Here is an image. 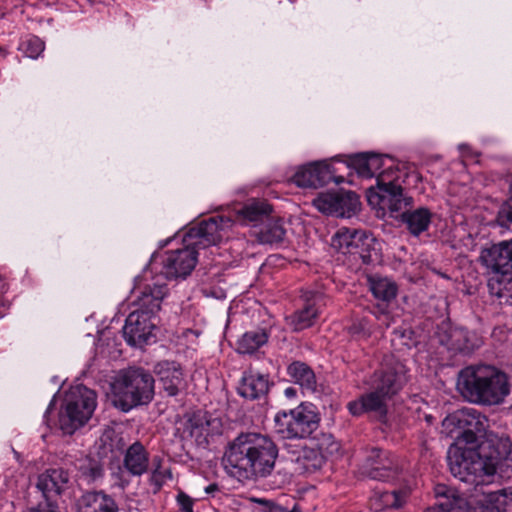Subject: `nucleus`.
<instances>
[{
    "instance_id": "4be33fe9",
    "label": "nucleus",
    "mask_w": 512,
    "mask_h": 512,
    "mask_svg": "<svg viewBox=\"0 0 512 512\" xmlns=\"http://www.w3.org/2000/svg\"><path fill=\"white\" fill-rule=\"evenodd\" d=\"M154 327L150 316L133 311L126 318L123 335L129 345L141 346L147 343Z\"/></svg>"
},
{
    "instance_id": "1a4fd4ad",
    "label": "nucleus",
    "mask_w": 512,
    "mask_h": 512,
    "mask_svg": "<svg viewBox=\"0 0 512 512\" xmlns=\"http://www.w3.org/2000/svg\"><path fill=\"white\" fill-rule=\"evenodd\" d=\"M232 225L233 221L228 217L213 216L192 227L186 233L183 241L187 245H194L197 249H205L219 243Z\"/></svg>"
},
{
    "instance_id": "f257e3e1",
    "label": "nucleus",
    "mask_w": 512,
    "mask_h": 512,
    "mask_svg": "<svg viewBox=\"0 0 512 512\" xmlns=\"http://www.w3.org/2000/svg\"><path fill=\"white\" fill-rule=\"evenodd\" d=\"M490 443L484 451L452 450L450 471L455 478L467 485L478 487L490 484L498 476L500 479L512 477V442L507 437L490 435Z\"/></svg>"
},
{
    "instance_id": "de8ad7c7",
    "label": "nucleus",
    "mask_w": 512,
    "mask_h": 512,
    "mask_svg": "<svg viewBox=\"0 0 512 512\" xmlns=\"http://www.w3.org/2000/svg\"><path fill=\"white\" fill-rule=\"evenodd\" d=\"M259 503L265 504L268 508L267 512H285L286 507L271 503L266 500H258Z\"/></svg>"
},
{
    "instance_id": "7ed1b4c3",
    "label": "nucleus",
    "mask_w": 512,
    "mask_h": 512,
    "mask_svg": "<svg viewBox=\"0 0 512 512\" xmlns=\"http://www.w3.org/2000/svg\"><path fill=\"white\" fill-rule=\"evenodd\" d=\"M457 389L468 402L484 406L502 404L510 394L509 378L492 365H470L460 370Z\"/></svg>"
},
{
    "instance_id": "9d476101",
    "label": "nucleus",
    "mask_w": 512,
    "mask_h": 512,
    "mask_svg": "<svg viewBox=\"0 0 512 512\" xmlns=\"http://www.w3.org/2000/svg\"><path fill=\"white\" fill-rule=\"evenodd\" d=\"M439 343L448 351L458 354H470L482 345L481 338L463 327L442 322L436 332Z\"/></svg>"
},
{
    "instance_id": "a19ab883",
    "label": "nucleus",
    "mask_w": 512,
    "mask_h": 512,
    "mask_svg": "<svg viewBox=\"0 0 512 512\" xmlns=\"http://www.w3.org/2000/svg\"><path fill=\"white\" fill-rule=\"evenodd\" d=\"M468 504L466 499H456L450 503L448 499L439 501L434 506L429 507L424 512H467Z\"/></svg>"
},
{
    "instance_id": "ddd939ff",
    "label": "nucleus",
    "mask_w": 512,
    "mask_h": 512,
    "mask_svg": "<svg viewBox=\"0 0 512 512\" xmlns=\"http://www.w3.org/2000/svg\"><path fill=\"white\" fill-rule=\"evenodd\" d=\"M182 248L165 252L162 259V271L167 279L185 278L195 268L198 249L184 242Z\"/></svg>"
},
{
    "instance_id": "f8f14e48",
    "label": "nucleus",
    "mask_w": 512,
    "mask_h": 512,
    "mask_svg": "<svg viewBox=\"0 0 512 512\" xmlns=\"http://www.w3.org/2000/svg\"><path fill=\"white\" fill-rule=\"evenodd\" d=\"M359 198L351 191L326 192L314 200V207L323 214L336 217H351L359 207Z\"/></svg>"
},
{
    "instance_id": "cd10ccee",
    "label": "nucleus",
    "mask_w": 512,
    "mask_h": 512,
    "mask_svg": "<svg viewBox=\"0 0 512 512\" xmlns=\"http://www.w3.org/2000/svg\"><path fill=\"white\" fill-rule=\"evenodd\" d=\"M78 512H118V506L103 492H88L81 497Z\"/></svg>"
},
{
    "instance_id": "0eeeda50",
    "label": "nucleus",
    "mask_w": 512,
    "mask_h": 512,
    "mask_svg": "<svg viewBox=\"0 0 512 512\" xmlns=\"http://www.w3.org/2000/svg\"><path fill=\"white\" fill-rule=\"evenodd\" d=\"M97 406L95 391L84 385L72 387L59 414V426L64 434H73L92 417Z\"/></svg>"
},
{
    "instance_id": "f704fd0d",
    "label": "nucleus",
    "mask_w": 512,
    "mask_h": 512,
    "mask_svg": "<svg viewBox=\"0 0 512 512\" xmlns=\"http://www.w3.org/2000/svg\"><path fill=\"white\" fill-rule=\"evenodd\" d=\"M272 207L264 200H253L247 203L240 211L244 220L250 223L262 222L268 218Z\"/></svg>"
},
{
    "instance_id": "72a5a7b5",
    "label": "nucleus",
    "mask_w": 512,
    "mask_h": 512,
    "mask_svg": "<svg viewBox=\"0 0 512 512\" xmlns=\"http://www.w3.org/2000/svg\"><path fill=\"white\" fill-rule=\"evenodd\" d=\"M488 288L490 294L496 296L501 303L512 305V273L491 277Z\"/></svg>"
},
{
    "instance_id": "393cba45",
    "label": "nucleus",
    "mask_w": 512,
    "mask_h": 512,
    "mask_svg": "<svg viewBox=\"0 0 512 512\" xmlns=\"http://www.w3.org/2000/svg\"><path fill=\"white\" fill-rule=\"evenodd\" d=\"M303 439L311 436L317 430L320 423V415L317 407L309 402H303L291 409Z\"/></svg>"
},
{
    "instance_id": "ea45409f",
    "label": "nucleus",
    "mask_w": 512,
    "mask_h": 512,
    "mask_svg": "<svg viewBox=\"0 0 512 512\" xmlns=\"http://www.w3.org/2000/svg\"><path fill=\"white\" fill-rule=\"evenodd\" d=\"M409 495L407 489L385 491L380 495V501L386 508H400L406 502Z\"/></svg>"
},
{
    "instance_id": "aec40b11",
    "label": "nucleus",
    "mask_w": 512,
    "mask_h": 512,
    "mask_svg": "<svg viewBox=\"0 0 512 512\" xmlns=\"http://www.w3.org/2000/svg\"><path fill=\"white\" fill-rule=\"evenodd\" d=\"M148 271L145 269L143 275L136 278L135 289L139 290L137 295L136 303L138 309L135 311L139 313H145L147 316H152L160 310L161 302L167 295V285L159 280L152 283H147L141 288V278H147Z\"/></svg>"
},
{
    "instance_id": "6ab92c4d",
    "label": "nucleus",
    "mask_w": 512,
    "mask_h": 512,
    "mask_svg": "<svg viewBox=\"0 0 512 512\" xmlns=\"http://www.w3.org/2000/svg\"><path fill=\"white\" fill-rule=\"evenodd\" d=\"M480 261L494 276L512 274V240L501 241L483 249Z\"/></svg>"
},
{
    "instance_id": "2f4dec72",
    "label": "nucleus",
    "mask_w": 512,
    "mask_h": 512,
    "mask_svg": "<svg viewBox=\"0 0 512 512\" xmlns=\"http://www.w3.org/2000/svg\"><path fill=\"white\" fill-rule=\"evenodd\" d=\"M269 332L264 328L247 331L237 342V351L241 354H252L265 345Z\"/></svg>"
},
{
    "instance_id": "58836bf2",
    "label": "nucleus",
    "mask_w": 512,
    "mask_h": 512,
    "mask_svg": "<svg viewBox=\"0 0 512 512\" xmlns=\"http://www.w3.org/2000/svg\"><path fill=\"white\" fill-rule=\"evenodd\" d=\"M464 485L467 487L458 488L461 495L456 490H453L446 485H437L435 487V495L439 498L438 502L448 499L450 503H453L456 499H465L464 495L466 494L473 495L475 491L474 486L467 484Z\"/></svg>"
},
{
    "instance_id": "37998d69",
    "label": "nucleus",
    "mask_w": 512,
    "mask_h": 512,
    "mask_svg": "<svg viewBox=\"0 0 512 512\" xmlns=\"http://www.w3.org/2000/svg\"><path fill=\"white\" fill-rule=\"evenodd\" d=\"M338 447V443L334 441L331 434H322V437L317 440L312 448H315L316 451L321 452V454L326 457V455L337 451Z\"/></svg>"
},
{
    "instance_id": "49530a36",
    "label": "nucleus",
    "mask_w": 512,
    "mask_h": 512,
    "mask_svg": "<svg viewBox=\"0 0 512 512\" xmlns=\"http://www.w3.org/2000/svg\"><path fill=\"white\" fill-rule=\"evenodd\" d=\"M26 512H59L58 507L53 503H39L36 507L28 509Z\"/></svg>"
},
{
    "instance_id": "f3484780",
    "label": "nucleus",
    "mask_w": 512,
    "mask_h": 512,
    "mask_svg": "<svg viewBox=\"0 0 512 512\" xmlns=\"http://www.w3.org/2000/svg\"><path fill=\"white\" fill-rule=\"evenodd\" d=\"M184 432L199 446H207L208 438L222 433V422L208 412L197 411L185 423Z\"/></svg>"
},
{
    "instance_id": "c9c22d12",
    "label": "nucleus",
    "mask_w": 512,
    "mask_h": 512,
    "mask_svg": "<svg viewBox=\"0 0 512 512\" xmlns=\"http://www.w3.org/2000/svg\"><path fill=\"white\" fill-rule=\"evenodd\" d=\"M285 229L280 220H271L258 232V240L262 244H276L283 241Z\"/></svg>"
},
{
    "instance_id": "5701e85b",
    "label": "nucleus",
    "mask_w": 512,
    "mask_h": 512,
    "mask_svg": "<svg viewBox=\"0 0 512 512\" xmlns=\"http://www.w3.org/2000/svg\"><path fill=\"white\" fill-rule=\"evenodd\" d=\"M69 483V474L62 468L48 469L38 476L36 487L45 498V503H52V500L61 495Z\"/></svg>"
},
{
    "instance_id": "8fccbe9b",
    "label": "nucleus",
    "mask_w": 512,
    "mask_h": 512,
    "mask_svg": "<svg viewBox=\"0 0 512 512\" xmlns=\"http://www.w3.org/2000/svg\"><path fill=\"white\" fill-rule=\"evenodd\" d=\"M284 394L287 398H293L296 396V389L293 387H288L285 389Z\"/></svg>"
},
{
    "instance_id": "a211bd4d",
    "label": "nucleus",
    "mask_w": 512,
    "mask_h": 512,
    "mask_svg": "<svg viewBox=\"0 0 512 512\" xmlns=\"http://www.w3.org/2000/svg\"><path fill=\"white\" fill-rule=\"evenodd\" d=\"M365 472L371 479L390 481L398 476L399 465L390 452L372 448L366 456Z\"/></svg>"
},
{
    "instance_id": "a878e982",
    "label": "nucleus",
    "mask_w": 512,
    "mask_h": 512,
    "mask_svg": "<svg viewBox=\"0 0 512 512\" xmlns=\"http://www.w3.org/2000/svg\"><path fill=\"white\" fill-rule=\"evenodd\" d=\"M432 220V213L428 208L404 209L400 215L401 223L413 236H419L427 231Z\"/></svg>"
},
{
    "instance_id": "dca6fc26",
    "label": "nucleus",
    "mask_w": 512,
    "mask_h": 512,
    "mask_svg": "<svg viewBox=\"0 0 512 512\" xmlns=\"http://www.w3.org/2000/svg\"><path fill=\"white\" fill-rule=\"evenodd\" d=\"M295 184L302 188H318L335 180L341 182L343 178H335V170L328 160L309 163L300 167L293 176Z\"/></svg>"
},
{
    "instance_id": "473e14b6",
    "label": "nucleus",
    "mask_w": 512,
    "mask_h": 512,
    "mask_svg": "<svg viewBox=\"0 0 512 512\" xmlns=\"http://www.w3.org/2000/svg\"><path fill=\"white\" fill-rule=\"evenodd\" d=\"M368 282L373 296L379 300L389 302L397 295V285L386 277L371 276Z\"/></svg>"
},
{
    "instance_id": "c85d7f7f",
    "label": "nucleus",
    "mask_w": 512,
    "mask_h": 512,
    "mask_svg": "<svg viewBox=\"0 0 512 512\" xmlns=\"http://www.w3.org/2000/svg\"><path fill=\"white\" fill-rule=\"evenodd\" d=\"M149 456L145 447L138 441L134 442L126 451L124 467L133 476H140L148 469Z\"/></svg>"
},
{
    "instance_id": "39448f33",
    "label": "nucleus",
    "mask_w": 512,
    "mask_h": 512,
    "mask_svg": "<svg viewBox=\"0 0 512 512\" xmlns=\"http://www.w3.org/2000/svg\"><path fill=\"white\" fill-rule=\"evenodd\" d=\"M153 376L142 368L121 371L111 384L113 403L124 412L148 404L154 396Z\"/></svg>"
},
{
    "instance_id": "c756f323",
    "label": "nucleus",
    "mask_w": 512,
    "mask_h": 512,
    "mask_svg": "<svg viewBox=\"0 0 512 512\" xmlns=\"http://www.w3.org/2000/svg\"><path fill=\"white\" fill-rule=\"evenodd\" d=\"M287 375L292 382L301 386L302 389L315 392L317 388L316 375L312 368L301 361H294L287 367Z\"/></svg>"
},
{
    "instance_id": "f03ea898",
    "label": "nucleus",
    "mask_w": 512,
    "mask_h": 512,
    "mask_svg": "<svg viewBox=\"0 0 512 512\" xmlns=\"http://www.w3.org/2000/svg\"><path fill=\"white\" fill-rule=\"evenodd\" d=\"M278 457V447L265 434L241 433L226 447L222 463L226 472L240 481L271 474Z\"/></svg>"
},
{
    "instance_id": "79ce46f5",
    "label": "nucleus",
    "mask_w": 512,
    "mask_h": 512,
    "mask_svg": "<svg viewBox=\"0 0 512 512\" xmlns=\"http://www.w3.org/2000/svg\"><path fill=\"white\" fill-rule=\"evenodd\" d=\"M20 49L29 58H37L44 51V42L37 36H31L20 44Z\"/></svg>"
},
{
    "instance_id": "4468645a",
    "label": "nucleus",
    "mask_w": 512,
    "mask_h": 512,
    "mask_svg": "<svg viewBox=\"0 0 512 512\" xmlns=\"http://www.w3.org/2000/svg\"><path fill=\"white\" fill-rule=\"evenodd\" d=\"M302 308L285 318L287 325L293 331H302L314 325L322 308L326 305V297L318 291H305Z\"/></svg>"
},
{
    "instance_id": "2eb2a0df",
    "label": "nucleus",
    "mask_w": 512,
    "mask_h": 512,
    "mask_svg": "<svg viewBox=\"0 0 512 512\" xmlns=\"http://www.w3.org/2000/svg\"><path fill=\"white\" fill-rule=\"evenodd\" d=\"M350 165L363 178H372L382 173L391 172V175L401 174L395 160L389 155L375 153H360L350 158Z\"/></svg>"
},
{
    "instance_id": "4c0bfd02",
    "label": "nucleus",
    "mask_w": 512,
    "mask_h": 512,
    "mask_svg": "<svg viewBox=\"0 0 512 512\" xmlns=\"http://www.w3.org/2000/svg\"><path fill=\"white\" fill-rule=\"evenodd\" d=\"M297 460L306 472L311 473L323 466L325 457L321 452L316 451L315 448L311 447L304 449L302 455L299 456Z\"/></svg>"
},
{
    "instance_id": "bb28decb",
    "label": "nucleus",
    "mask_w": 512,
    "mask_h": 512,
    "mask_svg": "<svg viewBox=\"0 0 512 512\" xmlns=\"http://www.w3.org/2000/svg\"><path fill=\"white\" fill-rule=\"evenodd\" d=\"M478 487L475 493L486 495V505L479 508L478 512H509L512 511V487H506L497 491H483Z\"/></svg>"
},
{
    "instance_id": "3c124183",
    "label": "nucleus",
    "mask_w": 512,
    "mask_h": 512,
    "mask_svg": "<svg viewBox=\"0 0 512 512\" xmlns=\"http://www.w3.org/2000/svg\"><path fill=\"white\" fill-rule=\"evenodd\" d=\"M285 512H301L300 508L297 505H294L292 509H287Z\"/></svg>"
},
{
    "instance_id": "20e7f679",
    "label": "nucleus",
    "mask_w": 512,
    "mask_h": 512,
    "mask_svg": "<svg viewBox=\"0 0 512 512\" xmlns=\"http://www.w3.org/2000/svg\"><path fill=\"white\" fill-rule=\"evenodd\" d=\"M407 382V369L398 360L386 362L371 377V390L347 404L353 416L367 412L386 414V401L397 394Z\"/></svg>"
},
{
    "instance_id": "c03bdc74",
    "label": "nucleus",
    "mask_w": 512,
    "mask_h": 512,
    "mask_svg": "<svg viewBox=\"0 0 512 512\" xmlns=\"http://www.w3.org/2000/svg\"><path fill=\"white\" fill-rule=\"evenodd\" d=\"M172 478V474L168 469H162L160 466L156 467L150 476V482L155 486L156 490H160L164 483Z\"/></svg>"
},
{
    "instance_id": "a18cd8bd",
    "label": "nucleus",
    "mask_w": 512,
    "mask_h": 512,
    "mask_svg": "<svg viewBox=\"0 0 512 512\" xmlns=\"http://www.w3.org/2000/svg\"><path fill=\"white\" fill-rule=\"evenodd\" d=\"M177 503L181 512H193L194 501L184 492H180L177 495Z\"/></svg>"
},
{
    "instance_id": "412c9836",
    "label": "nucleus",
    "mask_w": 512,
    "mask_h": 512,
    "mask_svg": "<svg viewBox=\"0 0 512 512\" xmlns=\"http://www.w3.org/2000/svg\"><path fill=\"white\" fill-rule=\"evenodd\" d=\"M160 389L168 396H176L185 389L186 382L182 367L175 361H161L154 367Z\"/></svg>"
},
{
    "instance_id": "b1692460",
    "label": "nucleus",
    "mask_w": 512,
    "mask_h": 512,
    "mask_svg": "<svg viewBox=\"0 0 512 512\" xmlns=\"http://www.w3.org/2000/svg\"><path fill=\"white\" fill-rule=\"evenodd\" d=\"M269 386L267 375L249 370L243 373L238 386V394L249 400L259 399L268 393Z\"/></svg>"
},
{
    "instance_id": "423d86ee",
    "label": "nucleus",
    "mask_w": 512,
    "mask_h": 512,
    "mask_svg": "<svg viewBox=\"0 0 512 512\" xmlns=\"http://www.w3.org/2000/svg\"><path fill=\"white\" fill-rule=\"evenodd\" d=\"M451 421L455 423L462 432L457 436L456 442L448 450V462L452 450L484 451L492 443L490 435H496L489 430V420L480 411L474 408H463L455 412Z\"/></svg>"
},
{
    "instance_id": "9b49d317",
    "label": "nucleus",
    "mask_w": 512,
    "mask_h": 512,
    "mask_svg": "<svg viewBox=\"0 0 512 512\" xmlns=\"http://www.w3.org/2000/svg\"><path fill=\"white\" fill-rule=\"evenodd\" d=\"M373 241L365 231L341 227L332 237L331 245L343 254L358 255L364 264H370L372 262L370 248Z\"/></svg>"
},
{
    "instance_id": "09e8293b",
    "label": "nucleus",
    "mask_w": 512,
    "mask_h": 512,
    "mask_svg": "<svg viewBox=\"0 0 512 512\" xmlns=\"http://www.w3.org/2000/svg\"><path fill=\"white\" fill-rule=\"evenodd\" d=\"M217 491H219V486L216 483H211L205 487L206 494L213 495Z\"/></svg>"
},
{
    "instance_id": "6e6552de",
    "label": "nucleus",
    "mask_w": 512,
    "mask_h": 512,
    "mask_svg": "<svg viewBox=\"0 0 512 512\" xmlns=\"http://www.w3.org/2000/svg\"><path fill=\"white\" fill-rule=\"evenodd\" d=\"M400 177L401 174L391 175L389 171L378 175L376 186L367 190L369 204L391 212L412 207L413 198L404 194Z\"/></svg>"
},
{
    "instance_id": "7c9ffc66",
    "label": "nucleus",
    "mask_w": 512,
    "mask_h": 512,
    "mask_svg": "<svg viewBox=\"0 0 512 512\" xmlns=\"http://www.w3.org/2000/svg\"><path fill=\"white\" fill-rule=\"evenodd\" d=\"M273 429L281 439H303L291 409L275 414Z\"/></svg>"
},
{
    "instance_id": "e433bc0d",
    "label": "nucleus",
    "mask_w": 512,
    "mask_h": 512,
    "mask_svg": "<svg viewBox=\"0 0 512 512\" xmlns=\"http://www.w3.org/2000/svg\"><path fill=\"white\" fill-rule=\"evenodd\" d=\"M76 468L80 472L81 476L87 481H95L103 476V467L99 461L90 458L83 457L78 459L75 463Z\"/></svg>"
}]
</instances>
